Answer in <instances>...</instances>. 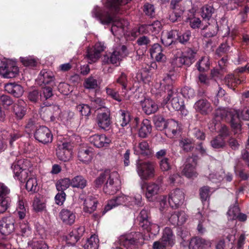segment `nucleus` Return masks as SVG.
Here are the masks:
<instances>
[{
  "label": "nucleus",
  "mask_w": 249,
  "mask_h": 249,
  "mask_svg": "<svg viewBox=\"0 0 249 249\" xmlns=\"http://www.w3.org/2000/svg\"><path fill=\"white\" fill-rule=\"evenodd\" d=\"M71 186V180L68 178H65L60 180L56 184V187L58 191H63Z\"/></svg>",
  "instance_id": "46"
},
{
  "label": "nucleus",
  "mask_w": 249,
  "mask_h": 249,
  "mask_svg": "<svg viewBox=\"0 0 249 249\" xmlns=\"http://www.w3.org/2000/svg\"><path fill=\"white\" fill-rule=\"evenodd\" d=\"M141 105L142 110L147 114H151L156 112L158 109V105L150 98H145L141 101Z\"/></svg>",
  "instance_id": "24"
},
{
  "label": "nucleus",
  "mask_w": 249,
  "mask_h": 249,
  "mask_svg": "<svg viewBox=\"0 0 249 249\" xmlns=\"http://www.w3.org/2000/svg\"><path fill=\"white\" fill-rule=\"evenodd\" d=\"M156 164L152 161L138 160L136 163V170L141 179L146 180L155 176Z\"/></svg>",
  "instance_id": "5"
},
{
  "label": "nucleus",
  "mask_w": 249,
  "mask_h": 249,
  "mask_svg": "<svg viewBox=\"0 0 249 249\" xmlns=\"http://www.w3.org/2000/svg\"><path fill=\"white\" fill-rule=\"evenodd\" d=\"M173 11L169 15V18L172 22H175L181 18L183 13V10L178 9L177 7L172 6Z\"/></svg>",
  "instance_id": "51"
},
{
  "label": "nucleus",
  "mask_w": 249,
  "mask_h": 249,
  "mask_svg": "<svg viewBox=\"0 0 249 249\" xmlns=\"http://www.w3.org/2000/svg\"><path fill=\"white\" fill-rule=\"evenodd\" d=\"M215 115H216V112L215 113ZM225 120L226 121H229L228 120H226L225 118L221 119L220 121H218L215 119V115H214V118L212 121V122L209 124V128L211 131H215L216 129L219 128L220 126V128L219 130V135L218 136L221 137L224 139L226 137H227L229 134V131L228 128L224 124L220 125L218 123V122H220L221 120ZM230 122V120L229 121Z\"/></svg>",
  "instance_id": "19"
},
{
  "label": "nucleus",
  "mask_w": 249,
  "mask_h": 249,
  "mask_svg": "<svg viewBox=\"0 0 249 249\" xmlns=\"http://www.w3.org/2000/svg\"><path fill=\"white\" fill-rule=\"evenodd\" d=\"M161 23L159 21H155L152 24H147V28L149 33L157 34L160 30Z\"/></svg>",
  "instance_id": "57"
},
{
  "label": "nucleus",
  "mask_w": 249,
  "mask_h": 249,
  "mask_svg": "<svg viewBox=\"0 0 249 249\" xmlns=\"http://www.w3.org/2000/svg\"><path fill=\"white\" fill-rule=\"evenodd\" d=\"M179 145L184 150L189 151L194 147V142L191 139H183L180 141Z\"/></svg>",
  "instance_id": "50"
},
{
  "label": "nucleus",
  "mask_w": 249,
  "mask_h": 249,
  "mask_svg": "<svg viewBox=\"0 0 249 249\" xmlns=\"http://www.w3.org/2000/svg\"><path fill=\"white\" fill-rule=\"evenodd\" d=\"M161 47L158 43L154 44L151 50V56L158 62H163L166 59V56L162 53Z\"/></svg>",
  "instance_id": "30"
},
{
  "label": "nucleus",
  "mask_w": 249,
  "mask_h": 249,
  "mask_svg": "<svg viewBox=\"0 0 249 249\" xmlns=\"http://www.w3.org/2000/svg\"><path fill=\"white\" fill-rule=\"evenodd\" d=\"M211 144L214 148H220L225 145V142L221 137L217 136L211 141Z\"/></svg>",
  "instance_id": "54"
},
{
  "label": "nucleus",
  "mask_w": 249,
  "mask_h": 249,
  "mask_svg": "<svg viewBox=\"0 0 249 249\" xmlns=\"http://www.w3.org/2000/svg\"><path fill=\"white\" fill-rule=\"evenodd\" d=\"M143 10L145 14L147 16L153 17L155 16V8L151 4H145L143 6Z\"/></svg>",
  "instance_id": "62"
},
{
  "label": "nucleus",
  "mask_w": 249,
  "mask_h": 249,
  "mask_svg": "<svg viewBox=\"0 0 249 249\" xmlns=\"http://www.w3.org/2000/svg\"><path fill=\"white\" fill-rule=\"evenodd\" d=\"M213 5L206 4L202 7L200 10L201 16L205 20H209L214 12Z\"/></svg>",
  "instance_id": "38"
},
{
  "label": "nucleus",
  "mask_w": 249,
  "mask_h": 249,
  "mask_svg": "<svg viewBox=\"0 0 249 249\" xmlns=\"http://www.w3.org/2000/svg\"><path fill=\"white\" fill-rule=\"evenodd\" d=\"M18 72V68L12 62H3L0 66V75L6 78L16 77Z\"/></svg>",
  "instance_id": "12"
},
{
  "label": "nucleus",
  "mask_w": 249,
  "mask_h": 249,
  "mask_svg": "<svg viewBox=\"0 0 249 249\" xmlns=\"http://www.w3.org/2000/svg\"><path fill=\"white\" fill-rule=\"evenodd\" d=\"M72 145L69 142H59L57 144L56 154L58 159L63 161H69L72 155Z\"/></svg>",
  "instance_id": "10"
},
{
  "label": "nucleus",
  "mask_w": 249,
  "mask_h": 249,
  "mask_svg": "<svg viewBox=\"0 0 249 249\" xmlns=\"http://www.w3.org/2000/svg\"><path fill=\"white\" fill-rule=\"evenodd\" d=\"M28 164V160L22 159L14 162L11 166L15 178L20 182L25 181L29 177V174H31L29 169L27 168Z\"/></svg>",
  "instance_id": "6"
},
{
  "label": "nucleus",
  "mask_w": 249,
  "mask_h": 249,
  "mask_svg": "<svg viewBox=\"0 0 249 249\" xmlns=\"http://www.w3.org/2000/svg\"><path fill=\"white\" fill-rule=\"evenodd\" d=\"M59 216L63 223L69 225L73 224L76 219L75 213L67 209H62L59 213Z\"/></svg>",
  "instance_id": "23"
},
{
  "label": "nucleus",
  "mask_w": 249,
  "mask_h": 249,
  "mask_svg": "<svg viewBox=\"0 0 249 249\" xmlns=\"http://www.w3.org/2000/svg\"><path fill=\"white\" fill-rule=\"evenodd\" d=\"M86 57L88 59L89 63L91 64L97 61L100 58V55L96 53L94 50H88Z\"/></svg>",
  "instance_id": "58"
},
{
  "label": "nucleus",
  "mask_w": 249,
  "mask_h": 249,
  "mask_svg": "<svg viewBox=\"0 0 249 249\" xmlns=\"http://www.w3.org/2000/svg\"><path fill=\"white\" fill-rule=\"evenodd\" d=\"M239 212V208L237 206L235 205L232 207H230L227 212L229 220H232L236 219Z\"/></svg>",
  "instance_id": "53"
},
{
  "label": "nucleus",
  "mask_w": 249,
  "mask_h": 249,
  "mask_svg": "<svg viewBox=\"0 0 249 249\" xmlns=\"http://www.w3.org/2000/svg\"><path fill=\"white\" fill-rule=\"evenodd\" d=\"M28 245L32 249H48V245L42 240H39L36 238H34L28 242Z\"/></svg>",
  "instance_id": "41"
},
{
  "label": "nucleus",
  "mask_w": 249,
  "mask_h": 249,
  "mask_svg": "<svg viewBox=\"0 0 249 249\" xmlns=\"http://www.w3.org/2000/svg\"><path fill=\"white\" fill-rule=\"evenodd\" d=\"M32 206L36 212H40L46 209V204L44 199L40 196H36L33 202Z\"/></svg>",
  "instance_id": "37"
},
{
  "label": "nucleus",
  "mask_w": 249,
  "mask_h": 249,
  "mask_svg": "<svg viewBox=\"0 0 249 249\" xmlns=\"http://www.w3.org/2000/svg\"><path fill=\"white\" fill-rule=\"evenodd\" d=\"M77 110L81 113L83 116H88L90 113L89 107L85 104L79 105L77 106Z\"/></svg>",
  "instance_id": "64"
},
{
  "label": "nucleus",
  "mask_w": 249,
  "mask_h": 249,
  "mask_svg": "<svg viewBox=\"0 0 249 249\" xmlns=\"http://www.w3.org/2000/svg\"><path fill=\"white\" fill-rule=\"evenodd\" d=\"M84 86L87 89H95L98 87L97 81L93 77H89L85 79Z\"/></svg>",
  "instance_id": "59"
},
{
  "label": "nucleus",
  "mask_w": 249,
  "mask_h": 249,
  "mask_svg": "<svg viewBox=\"0 0 249 249\" xmlns=\"http://www.w3.org/2000/svg\"><path fill=\"white\" fill-rule=\"evenodd\" d=\"M97 200L92 196H88L85 199L84 203V211L85 212L91 213L96 209Z\"/></svg>",
  "instance_id": "34"
},
{
  "label": "nucleus",
  "mask_w": 249,
  "mask_h": 249,
  "mask_svg": "<svg viewBox=\"0 0 249 249\" xmlns=\"http://www.w3.org/2000/svg\"><path fill=\"white\" fill-rule=\"evenodd\" d=\"M15 220L12 216L3 217L0 219V232L3 235H9L15 230Z\"/></svg>",
  "instance_id": "17"
},
{
  "label": "nucleus",
  "mask_w": 249,
  "mask_h": 249,
  "mask_svg": "<svg viewBox=\"0 0 249 249\" xmlns=\"http://www.w3.org/2000/svg\"><path fill=\"white\" fill-rule=\"evenodd\" d=\"M176 79V76L171 72L168 74L163 79L160 85L164 88L165 95L163 97V105H167V107H171L176 110H181L183 108L184 102L181 98L180 93L172 86V83Z\"/></svg>",
  "instance_id": "1"
},
{
  "label": "nucleus",
  "mask_w": 249,
  "mask_h": 249,
  "mask_svg": "<svg viewBox=\"0 0 249 249\" xmlns=\"http://www.w3.org/2000/svg\"><path fill=\"white\" fill-rule=\"evenodd\" d=\"M187 219V215L183 211L175 212L169 218L170 222L173 225L180 226L183 224Z\"/></svg>",
  "instance_id": "27"
},
{
  "label": "nucleus",
  "mask_w": 249,
  "mask_h": 249,
  "mask_svg": "<svg viewBox=\"0 0 249 249\" xmlns=\"http://www.w3.org/2000/svg\"><path fill=\"white\" fill-rule=\"evenodd\" d=\"M4 89L5 91L16 97H20L23 93L22 87L15 83H9L5 84Z\"/></svg>",
  "instance_id": "29"
},
{
  "label": "nucleus",
  "mask_w": 249,
  "mask_h": 249,
  "mask_svg": "<svg viewBox=\"0 0 249 249\" xmlns=\"http://www.w3.org/2000/svg\"><path fill=\"white\" fill-rule=\"evenodd\" d=\"M176 36H178L176 30L163 32L161 38V42L165 46H169L174 42Z\"/></svg>",
  "instance_id": "33"
},
{
  "label": "nucleus",
  "mask_w": 249,
  "mask_h": 249,
  "mask_svg": "<svg viewBox=\"0 0 249 249\" xmlns=\"http://www.w3.org/2000/svg\"><path fill=\"white\" fill-rule=\"evenodd\" d=\"M19 226L20 232L22 236L28 237L31 234V229L28 223H20Z\"/></svg>",
  "instance_id": "60"
},
{
  "label": "nucleus",
  "mask_w": 249,
  "mask_h": 249,
  "mask_svg": "<svg viewBox=\"0 0 249 249\" xmlns=\"http://www.w3.org/2000/svg\"><path fill=\"white\" fill-rule=\"evenodd\" d=\"M111 172L109 171H106L105 172L102 173L95 180V184L96 187H100L104 181L108 178V176Z\"/></svg>",
  "instance_id": "52"
},
{
  "label": "nucleus",
  "mask_w": 249,
  "mask_h": 249,
  "mask_svg": "<svg viewBox=\"0 0 249 249\" xmlns=\"http://www.w3.org/2000/svg\"><path fill=\"white\" fill-rule=\"evenodd\" d=\"M197 160V157L194 155L189 156L186 159L182 172L184 175L187 178H193L197 177V173L196 171V166Z\"/></svg>",
  "instance_id": "11"
},
{
  "label": "nucleus",
  "mask_w": 249,
  "mask_h": 249,
  "mask_svg": "<svg viewBox=\"0 0 249 249\" xmlns=\"http://www.w3.org/2000/svg\"><path fill=\"white\" fill-rule=\"evenodd\" d=\"M54 76L53 73L50 71L43 70L41 71L38 75L37 82L39 85L42 86L44 85L51 84L53 86Z\"/></svg>",
  "instance_id": "22"
},
{
  "label": "nucleus",
  "mask_w": 249,
  "mask_h": 249,
  "mask_svg": "<svg viewBox=\"0 0 249 249\" xmlns=\"http://www.w3.org/2000/svg\"><path fill=\"white\" fill-rule=\"evenodd\" d=\"M92 153L91 150L87 147H82L80 148L78 157L79 160L84 162L89 163L92 159Z\"/></svg>",
  "instance_id": "35"
},
{
  "label": "nucleus",
  "mask_w": 249,
  "mask_h": 249,
  "mask_svg": "<svg viewBox=\"0 0 249 249\" xmlns=\"http://www.w3.org/2000/svg\"><path fill=\"white\" fill-rule=\"evenodd\" d=\"M120 121L122 126H126L130 121L131 117L129 113L124 110H120Z\"/></svg>",
  "instance_id": "47"
},
{
  "label": "nucleus",
  "mask_w": 249,
  "mask_h": 249,
  "mask_svg": "<svg viewBox=\"0 0 249 249\" xmlns=\"http://www.w3.org/2000/svg\"><path fill=\"white\" fill-rule=\"evenodd\" d=\"M17 212L20 219H23L26 216L27 211L24 206V202L22 200L19 199L17 208Z\"/></svg>",
  "instance_id": "49"
},
{
  "label": "nucleus",
  "mask_w": 249,
  "mask_h": 249,
  "mask_svg": "<svg viewBox=\"0 0 249 249\" xmlns=\"http://www.w3.org/2000/svg\"><path fill=\"white\" fill-rule=\"evenodd\" d=\"M223 118L230 120L234 133H237L241 130V120L249 121V107L244 109L242 111L234 109L217 108L216 110L215 119L220 121Z\"/></svg>",
  "instance_id": "2"
},
{
  "label": "nucleus",
  "mask_w": 249,
  "mask_h": 249,
  "mask_svg": "<svg viewBox=\"0 0 249 249\" xmlns=\"http://www.w3.org/2000/svg\"><path fill=\"white\" fill-rule=\"evenodd\" d=\"M89 141L98 148L107 147L110 143V139L105 135H94L89 138Z\"/></svg>",
  "instance_id": "20"
},
{
  "label": "nucleus",
  "mask_w": 249,
  "mask_h": 249,
  "mask_svg": "<svg viewBox=\"0 0 249 249\" xmlns=\"http://www.w3.org/2000/svg\"><path fill=\"white\" fill-rule=\"evenodd\" d=\"M20 60L22 64L26 67H35L37 63L36 60L31 56L20 57Z\"/></svg>",
  "instance_id": "55"
},
{
  "label": "nucleus",
  "mask_w": 249,
  "mask_h": 249,
  "mask_svg": "<svg viewBox=\"0 0 249 249\" xmlns=\"http://www.w3.org/2000/svg\"><path fill=\"white\" fill-rule=\"evenodd\" d=\"M35 137L39 142L46 144L53 141V135L49 128L46 126H40L35 133Z\"/></svg>",
  "instance_id": "15"
},
{
  "label": "nucleus",
  "mask_w": 249,
  "mask_h": 249,
  "mask_svg": "<svg viewBox=\"0 0 249 249\" xmlns=\"http://www.w3.org/2000/svg\"><path fill=\"white\" fill-rule=\"evenodd\" d=\"M196 54V53L190 49L187 50L182 53L187 62V66L190 65L195 61Z\"/></svg>",
  "instance_id": "44"
},
{
  "label": "nucleus",
  "mask_w": 249,
  "mask_h": 249,
  "mask_svg": "<svg viewBox=\"0 0 249 249\" xmlns=\"http://www.w3.org/2000/svg\"><path fill=\"white\" fill-rule=\"evenodd\" d=\"M212 245V242L201 238H194L191 240L189 249H208Z\"/></svg>",
  "instance_id": "21"
},
{
  "label": "nucleus",
  "mask_w": 249,
  "mask_h": 249,
  "mask_svg": "<svg viewBox=\"0 0 249 249\" xmlns=\"http://www.w3.org/2000/svg\"><path fill=\"white\" fill-rule=\"evenodd\" d=\"M194 107L196 110L202 114H206L210 112L212 108L210 103L206 100H199L196 102Z\"/></svg>",
  "instance_id": "32"
},
{
  "label": "nucleus",
  "mask_w": 249,
  "mask_h": 249,
  "mask_svg": "<svg viewBox=\"0 0 249 249\" xmlns=\"http://www.w3.org/2000/svg\"><path fill=\"white\" fill-rule=\"evenodd\" d=\"M10 202V197H0V213H3L6 211Z\"/></svg>",
  "instance_id": "56"
},
{
  "label": "nucleus",
  "mask_w": 249,
  "mask_h": 249,
  "mask_svg": "<svg viewBox=\"0 0 249 249\" xmlns=\"http://www.w3.org/2000/svg\"><path fill=\"white\" fill-rule=\"evenodd\" d=\"M210 62L209 57L204 56L197 62V67L199 71H202L209 68Z\"/></svg>",
  "instance_id": "48"
},
{
  "label": "nucleus",
  "mask_w": 249,
  "mask_h": 249,
  "mask_svg": "<svg viewBox=\"0 0 249 249\" xmlns=\"http://www.w3.org/2000/svg\"><path fill=\"white\" fill-rule=\"evenodd\" d=\"M234 237L232 235H228L225 239H220L216 245V249H230L232 247L231 240Z\"/></svg>",
  "instance_id": "36"
},
{
  "label": "nucleus",
  "mask_w": 249,
  "mask_h": 249,
  "mask_svg": "<svg viewBox=\"0 0 249 249\" xmlns=\"http://www.w3.org/2000/svg\"><path fill=\"white\" fill-rule=\"evenodd\" d=\"M175 243V236L172 230L168 227L164 229L160 241L153 243V249H166L172 247Z\"/></svg>",
  "instance_id": "7"
},
{
  "label": "nucleus",
  "mask_w": 249,
  "mask_h": 249,
  "mask_svg": "<svg viewBox=\"0 0 249 249\" xmlns=\"http://www.w3.org/2000/svg\"><path fill=\"white\" fill-rule=\"evenodd\" d=\"M134 153L136 155H141L143 156L150 157L153 151L150 147L148 143L145 141H142L138 143L133 145Z\"/></svg>",
  "instance_id": "18"
},
{
  "label": "nucleus",
  "mask_w": 249,
  "mask_h": 249,
  "mask_svg": "<svg viewBox=\"0 0 249 249\" xmlns=\"http://www.w3.org/2000/svg\"><path fill=\"white\" fill-rule=\"evenodd\" d=\"M224 171L221 169L219 171L214 172L209 174V178L213 182H219L223 179Z\"/></svg>",
  "instance_id": "45"
},
{
  "label": "nucleus",
  "mask_w": 249,
  "mask_h": 249,
  "mask_svg": "<svg viewBox=\"0 0 249 249\" xmlns=\"http://www.w3.org/2000/svg\"><path fill=\"white\" fill-rule=\"evenodd\" d=\"M138 119L136 118L134 119L133 123L134 125L129 128L128 131V134L131 135L136 131L135 125L138 126V131L139 136L142 138H146L151 133L152 130V126L149 120L144 119L142 122L138 125Z\"/></svg>",
  "instance_id": "8"
},
{
  "label": "nucleus",
  "mask_w": 249,
  "mask_h": 249,
  "mask_svg": "<svg viewBox=\"0 0 249 249\" xmlns=\"http://www.w3.org/2000/svg\"><path fill=\"white\" fill-rule=\"evenodd\" d=\"M143 240L140 232H131L119 236L115 244L123 246L126 249H133L142 245Z\"/></svg>",
  "instance_id": "3"
},
{
  "label": "nucleus",
  "mask_w": 249,
  "mask_h": 249,
  "mask_svg": "<svg viewBox=\"0 0 249 249\" xmlns=\"http://www.w3.org/2000/svg\"><path fill=\"white\" fill-rule=\"evenodd\" d=\"M141 203L142 196L140 195H138L132 197L122 194L114 199L109 200L105 208V211L107 212L118 205L124 204L128 206H133L135 205L141 206Z\"/></svg>",
  "instance_id": "4"
},
{
  "label": "nucleus",
  "mask_w": 249,
  "mask_h": 249,
  "mask_svg": "<svg viewBox=\"0 0 249 249\" xmlns=\"http://www.w3.org/2000/svg\"><path fill=\"white\" fill-rule=\"evenodd\" d=\"M165 129L166 135L170 138H173L179 133L180 128L178 122L174 120H170L167 122Z\"/></svg>",
  "instance_id": "26"
},
{
  "label": "nucleus",
  "mask_w": 249,
  "mask_h": 249,
  "mask_svg": "<svg viewBox=\"0 0 249 249\" xmlns=\"http://www.w3.org/2000/svg\"><path fill=\"white\" fill-rule=\"evenodd\" d=\"M106 92L108 96L118 102H121L122 100V97L120 96L118 92L111 88H107Z\"/></svg>",
  "instance_id": "63"
},
{
  "label": "nucleus",
  "mask_w": 249,
  "mask_h": 249,
  "mask_svg": "<svg viewBox=\"0 0 249 249\" xmlns=\"http://www.w3.org/2000/svg\"><path fill=\"white\" fill-rule=\"evenodd\" d=\"M119 177V174L117 172H111L103 188L105 193L113 195L116 193L119 189L121 184Z\"/></svg>",
  "instance_id": "9"
},
{
  "label": "nucleus",
  "mask_w": 249,
  "mask_h": 249,
  "mask_svg": "<svg viewBox=\"0 0 249 249\" xmlns=\"http://www.w3.org/2000/svg\"><path fill=\"white\" fill-rule=\"evenodd\" d=\"M128 54V52L125 46L122 45L116 48L111 53L110 55L107 56L108 61L114 64H117Z\"/></svg>",
  "instance_id": "16"
},
{
  "label": "nucleus",
  "mask_w": 249,
  "mask_h": 249,
  "mask_svg": "<svg viewBox=\"0 0 249 249\" xmlns=\"http://www.w3.org/2000/svg\"><path fill=\"white\" fill-rule=\"evenodd\" d=\"M14 112L18 119H22L26 112V104L21 100H19L16 103L13 107Z\"/></svg>",
  "instance_id": "31"
},
{
  "label": "nucleus",
  "mask_w": 249,
  "mask_h": 249,
  "mask_svg": "<svg viewBox=\"0 0 249 249\" xmlns=\"http://www.w3.org/2000/svg\"><path fill=\"white\" fill-rule=\"evenodd\" d=\"M162 181V178L160 177L158 178L157 182H150L146 184L145 196L149 201H152L154 196L162 190L161 188Z\"/></svg>",
  "instance_id": "14"
},
{
  "label": "nucleus",
  "mask_w": 249,
  "mask_h": 249,
  "mask_svg": "<svg viewBox=\"0 0 249 249\" xmlns=\"http://www.w3.org/2000/svg\"><path fill=\"white\" fill-rule=\"evenodd\" d=\"M26 189L33 193L35 192L37 189V182L35 177H30L26 184Z\"/></svg>",
  "instance_id": "43"
},
{
  "label": "nucleus",
  "mask_w": 249,
  "mask_h": 249,
  "mask_svg": "<svg viewBox=\"0 0 249 249\" xmlns=\"http://www.w3.org/2000/svg\"><path fill=\"white\" fill-rule=\"evenodd\" d=\"M99 239L96 235H92L88 239L84 245L85 249H98L99 247Z\"/></svg>",
  "instance_id": "42"
},
{
  "label": "nucleus",
  "mask_w": 249,
  "mask_h": 249,
  "mask_svg": "<svg viewBox=\"0 0 249 249\" xmlns=\"http://www.w3.org/2000/svg\"><path fill=\"white\" fill-rule=\"evenodd\" d=\"M53 95L52 89L50 87L43 88L40 94L41 100H46Z\"/></svg>",
  "instance_id": "61"
},
{
  "label": "nucleus",
  "mask_w": 249,
  "mask_h": 249,
  "mask_svg": "<svg viewBox=\"0 0 249 249\" xmlns=\"http://www.w3.org/2000/svg\"><path fill=\"white\" fill-rule=\"evenodd\" d=\"M139 221L140 226L142 228H147L149 225V220L148 219V213L147 211L142 210L141 211L138 217Z\"/></svg>",
  "instance_id": "39"
},
{
  "label": "nucleus",
  "mask_w": 249,
  "mask_h": 249,
  "mask_svg": "<svg viewBox=\"0 0 249 249\" xmlns=\"http://www.w3.org/2000/svg\"><path fill=\"white\" fill-rule=\"evenodd\" d=\"M87 180L81 176H77L71 180L72 187L83 189L87 185Z\"/></svg>",
  "instance_id": "40"
},
{
  "label": "nucleus",
  "mask_w": 249,
  "mask_h": 249,
  "mask_svg": "<svg viewBox=\"0 0 249 249\" xmlns=\"http://www.w3.org/2000/svg\"><path fill=\"white\" fill-rule=\"evenodd\" d=\"M97 123L101 128L106 129L110 124L109 112L107 109L105 112L99 113L97 117Z\"/></svg>",
  "instance_id": "28"
},
{
  "label": "nucleus",
  "mask_w": 249,
  "mask_h": 249,
  "mask_svg": "<svg viewBox=\"0 0 249 249\" xmlns=\"http://www.w3.org/2000/svg\"><path fill=\"white\" fill-rule=\"evenodd\" d=\"M184 197V194L181 190H173L169 194V204L172 208H178L183 204Z\"/></svg>",
  "instance_id": "13"
},
{
  "label": "nucleus",
  "mask_w": 249,
  "mask_h": 249,
  "mask_svg": "<svg viewBox=\"0 0 249 249\" xmlns=\"http://www.w3.org/2000/svg\"><path fill=\"white\" fill-rule=\"evenodd\" d=\"M244 75L233 74H229L225 77V83L230 88H233L235 86L241 84L245 81Z\"/></svg>",
  "instance_id": "25"
}]
</instances>
